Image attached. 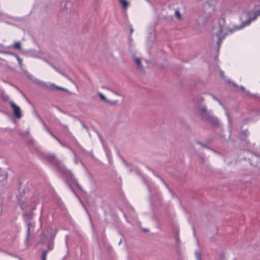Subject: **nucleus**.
<instances>
[{
  "label": "nucleus",
  "instance_id": "nucleus-1",
  "mask_svg": "<svg viewBox=\"0 0 260 260\" xmlns=\"http://www.w3.org/2000/svg\"><path fill=\"white\" fill-rule=\"evenodd\" d=\"M198 113L204 120L210 123L214 126L218 125V120L212 113L211 110L207 109L205 106L202 105L198 108Z\"/></svg>",
  "mask_w": 260,
  "mask_h": 260
},
{
  "label": "nucleus",
  "instance_id": "nucleus-2",
  "mask_svg": "<svg viewBox=\"0 0 260 260\" xmlns=\"http://www.w3.org/2000/svg\"><path fill=\"white\" fill-rule=\"evenodd\" d=\"M49 159L52 161V164L54 165L57 170L62 174H63L68 176L72 181H76L73 175L71 172L67 169L65 166L61 163V161L57 160L54 155H50L49 156Z\"/></svg>",
  "mask_w": 260,
  "mask_h": 260
},
{
  "label": "nucleus",
  "instance_id": "nucleus-3",
  "mask_svg": "<svg viewBox=\"0 0 260 260\" xmlns=\"http://www.w3.org/2000/svg\"><path fill=\"white\" fill-rule=\"evenodd\" d=\"M9 104L13 109L14 116L16 118L20 119L22 117L21 111L20 107L16 105L13 101H10Z\"/></svg>",
  "mask_w": 260,
  "mask_h": 260
},
{
  "label": "nucleus",
  "instance_id": "nucleus-4",
  "mask_svg": "<svg viewBox=\"0 0 260 260\" xmlns=\"http://www.w3.org/2000/svg\"><path fill=\"white\" fill-rule=\"evenodd\" d=\"M259 15H260V9L259 10H258L257 11L254 12V16L252 18L248 19L245 22H243L241 25L237 26V27H236L235 28V29H240L247 25H248L250 23V22L252 20H254L255 19H256V17Z\"/></svg>",
  "mask_w": 260,
  "mask_h": 260
},
{
  "label": "nucleus",
  "instance_id": "nucleus-5",
  "mask_svg": "<svg viewBox=\"0 0 260 260\" xmlns=\"http://www.w3.org/2000/svg\"><path fill=\"white\" fill-rule=\"evenodd\" d=\"M43 86L45 87L46 89L50 90H54L55 89H59L63 91H67V89L55 85L54 84L50 83V84H47V83H43Z\"/></svg>",
  "mask_w": 260,
  "mask_h": 260
},
{
  "label": "nucleus",
  "instance_id": "nucleus-6",
  "mask_svg": "<svg viewBox=\"0 0 260 260\" xmlns=\"http://www.w3.org/2000/svg\"><path fill=\"white\" fill-rule=\"evenodd\" d=\"M99 96L101 100L103 101L106 102L107 103L111 105H116L117 104L118 101L116 100L111 101L108 100L106 97L102 93L99 92L98 93Z\"/></svg>",
  "mask_w": 260,
  "mask_h": 260
},
{
  "label": "nucleus",
  "instance_id": "nucleus-7",
  "mask_svg": "<svg viewBox=\"0 0 260 260\" xmlns=\"http://www.w3.org/2000/svg\"><path fill=\"white\" fill-rule=\"evenodd\" d=\"M12 48L16 50H21V43L20 42H15L12 45Z\"/></svg>",
  "mask_w": 260,
  "mask_h": 260
},
{
  "label": "nucleus",
  "instance_id": "nucleus-8",
  "mask_svg": "<svg viewBox=\"0 0 260 260\" xmlns=\"http://www.w3.org/2000/svg\"><path fill=\"white\" fill-rule=\"evenodd\" d=\"M222 32V28L221 27H220L218 32L216 34V36L218 38V44H219L222 41V40L224 39V36H222L221 37V35Z\"/></svg>",
  "mask_w": 260,
  "mask_h": 260
},
{
  "label": "nucleus",
  "instance_id": "nucleus-9",
  "mask_svg": "<svg viewBox=\"0 0 260 260\" xmlns=\"http://www.w3.org/2000/svg\"><path fill=\"white\" fill-rule=\"evenodd\" d=\"M134 61L136 63V64H137V67L139 69H140L141 70H143V67L141 64V59L140 58L135 57L134 58Z\"/></svg>",
  "mask_w": 260,
  "mask_h": 260
},
{
  "label": "nucleus",
  "instance_id": "nucleus-10",
  "mask_svg": "<svg viewBox=\"0 0 260 260\" xmlns=\"http://www.w3.org/2000/svg\"><path fill=\"white\" fill-rule=\"evenodd\" d=\"M119 1L122 5L123 9H126L128 7L129 4L126 0H119Z\"/></svg>",
  "mask_w": 260,
  "mask_h": 260
},
{
  "label": "nucleus",
  "instance_id": "nucleus-11",
  "mask_svg": "<svg viewBox=\"0 0 260 260\" xmlns=\"http://www.w3.org/2000/svg\"><path fill=\"white\" fill-rule=\"evenodd\" d=\"M48 252V250H44L42 253V260H46V256Z\"/></svg>",
  "mask_w": 260,
  "mask_h": 260
},
{
  "label": "nucleus",
  "instance_id": "nucleus-12",
  "mask_svg": "<svg viewBox=\"0 0 260 260\" xmlns=\"http://www.w3.org/2000/svg\"><path fill=\"white\" fill-rule=\"evenodd\" d=\"M16 58L18 61V63L20 68H22V59L19 57L18 55L16 56Z\"/></svg>",
  "mask_w": 260,
  "mask_h": 260
},
{
  "label": "nucleus",
  "instance_id": "nucleus-13",
  "mask_svg": "<svg viewBox=\"0 0 260 260\" xmlns=\"http://www.w3.org/2000/svg\"><path fill=\"white\" fill-rule=\"evenodd\" d=\"M29 224H28L27 233L26 237V239H25V242H28V238H29V232H30V228H29Z\"/></svg>",
  "mask_w": 260,
  "mask_h": 260
},
{
  "label": "nucleus",
  "instance_id": "nucleus-14",
  "mask_svg": "<svg viewBox=\"0 0 260 260\" xmlns=\"http://www.w3.org/2000/svg\"><path fill=\"white\" fill-rule=\"evenodd\" d=\"M111 92H112V93H113L114 94L117 95H118V96H120L121 94L117 90H111Z\"/></svg>",
  "mask_w": 260,
  "mask_h": 260
},
{
  "label": "nucleus",
  "instance_id": "nucleus-15",
  "mask_svg": "<svg viewBox=\"0 0 260 260\" xmlns=\"http://www.w3.org/2000/svg\"><path fill=\"white\" fill-rule=\"evenodd\" d=\"M175 15L178 19H180L181 18V15L180 14L178 10L175 11Z\"/></svg>",
  "mask_w": 260,
  "mask_h": 260
},
{
  "label": "nucleus",
  "instance_id": "nucleus-16",
  "mask_svg": "<svg viewBox=\"0 0 260 260\" xmlns=\"http://www.w3.org/2000/svg\"><path fill=\"white\" fill-rule=\"evenodd\" d=\"M5 53H6V54H10V55H13V56H14L15 57H16V56H17V55H17L15 53H14V52H5Z\"/></svg>",
  "mask_w": 260,
  "mask_h": 260
},
{
  "label": "nucleus",
  "instance_id": "nucleus-17",
  "mask_svg": "<svg viewBox=\"0 0 260 260\" xmlns=\"http://www.w3.org/2000/svg\"><path fill=\"white\" fill-rule=\"evenodd\" d=\"M59 73L60 74H61L62 76H63L64 77H65L66 78H67L68 80H69L70 81H72V80L70 78H69L67 75L62 73L61 72H59Z\"/></svg>",
  "mask_w": 260,
  "mask_h": 260
},
{
  "label": "nucleus",
  "instance_id": "nucleus-18",
  "mask_svg": "<svg viewBox=\"0 0 260 260\" xmlns=\"http://www.w3.org/2000/svg\"><path fill=\"white\" fill-rule=\"evenodd\" d=\"M59 73L60 74H61L62 76H63L64 77H65L66 78H67L68 80H69L70 81H72V80L70 78H69L67 75L62 73L61 72H59Z\"/></svg>",
  "mask_w": 260,
  "mask_h": 260
},
{
  "label": "nucleus",
  "instance_id": "nucleus-19",
  "mask_svg": "<svg viewBox=\"0 0 260 260\" xmlns=\"http://www.w3.org/2000/svg\"><path fill=\"white\" fill-rule=\"evenodd\" d=\"M50 133L52 137H54V138H55V139H56L58 142H59V143L61 145H63V144H62V143L59 141V140L57 138H56L55 136H54V135H53L51 132H50Z\"/></svg>",
  "mask_w": 260,
  "mask_h": 260
},
{
  "label": "nucleus",
  "instance_id": "nucleus-20",
  "mask_svg": "<svg viewBox=\"0 0 260 260\" xmlns=\"http://www.w3.org/2000/svg\"><path fill=\"white\" fill-rule=\"evenodd\" d=\"M247 134H248V131L247 130L243 131L242 133V136H243V137H246Z\"/></svg>",
  "mask_w": 260,
  "mask_h": 260
},
{
  "label": "nucleus",
  "instance_id": "nucleus-21",
  "mask_svg": "<svg viewBox=\"0 0 260 260\" xmlns=\"http://www.w3.org/2000/svg\"><path fill=\"white\" fill-rule=\"evenodd\" d=\"M240 89H241L242 91H244V92H245V93H249V91H246V90H245V88H244L243 86H240Z\"/></svg>",
  "mask_w": 260,
  "mask_h": 260
},
{
  "label": "nucleus",
  "instance_id": "nucleus-22",
  "mask_svg": "<svg viewBox=\"0 0 260 260\" xmlns=\"http://www.w3.org/2000/svg\"><path fill=\"white\" fill-rule=\"evenodd\" d=\"M103 88L107 90H109V91H111V90H113L112 88H110L109 87H108V86H105V87H103Z\"/></svg>",
  "mask_w": 260,
  "mask_h": 260
},
{
  "label": "nucleus",
  "instance_id": "nucleus-23",
  "mask_svg": "<svg viewBox=\"0 0 260 260\" xmlns=\"http://www.w3.org/2000/svg\"><path fill=\"white\" fill-rule=\"evenodd\" d=\"M129 31H130L131 34H132L134 31V29H133V27H132V26H129Z\"/></svg>",
  "mask_w": 260,
  "mask_h": 260
},
{
  "label": "nucleus",
  "instance_id": "nucleus-24",
  "mask_svg": "<svg viewBox=\"0 0 260 260\" xmlns=\"http://www.w3.org/2000/svg\"><path fill=\"white\" fill-rule=\"evenodd\" d=\"M200 256V259L201 260V254L200 253H197V260H198V256Z\"/></svg>",
  "mask_w": 260,
  "mask_h": 260
},
{
  "label": "nucleus",
  "instance_id": "nucleus-25",
  "mask_svg": "<svg viewBox=\"0 0 260 260\" xmlns=\"http://www.w3.org/2000/svg\"><path fill=\"white\" fill-rule=\"evenodd\" d=\"M257 157L258 158H259L260 159V158H259L258 157H257L256 155H255L252 158H251V160H253L255 158H256Z\"/></svg>",
  "mask_w": 260,
  "mask_h": 260
},
{
  "label": "nucleus",
  "instance_id": "nucleus-26",
  "mask_svg": "<svg viewBox=\"0 0 260 260\" xmlns=\"http://www.w3.org/2000/svg\"><path fill=\"white\" fill-rule=\"evenodd\" d=\"M53 68L55 70H56L57 72H58L59 73L60 71L58 69H57L55 67H54L53 66Z\"/></svg>",
  "mask_w": 260,
  "mask_h": 260
},
{
  "label": "nucleus",
  "instance_id": "nucleus-27",
  "mask_svg": "<svg viewBox=\"0 0 260 260\" xmlns=\"http://www.w3.org/2000/svg\"><path fill=\"white\" fill-rule=\"evenodd\" d=\"M53 68L55 70H56L57 72H58L59 73L60 71L58 69H57L55 67H54L53 66Z\"/></svg>",
  "mask_w": 260,
  "mask_h": 260
},
{
  "label": "nucleus",
  "instance_id": "nucleus-28",
  "mask_svg": "<svg viewBox=\"0 0 260 260\" xmlns=\"http://www.w3.org/2000/svg\"><path fill=\"white\" fill-rule=\"evenodd\" d=\"M4 48L3 45L2 44H0V49L2 48Z\"/></svg>",
  "mask_w": 260,
  "mask_h": 260
},
{
  "label": "nucleus",
  "instance_id": "nucleus-29",
  "mask_svg": "<svg viewBox=\"0 0 260 260\" xmlns=\"http://www.w3.org/2000/svg\"><path fill=\"white\" fill-rule=\"evenodd\" d=\"M176 241H177V242H179V238H178V237H176Z\"/></svg>",
  "mask_w": 260,
  "mask_h": 260
},
{
  "label": "nucleus",
  "instance_id": "nucleus-30",
  "mask_svg": "<svg viewBox=\"0 0 260 260\" xmlns=\"http://www.w3.org/2000/svg\"><path fill=\"white\" fill-rule=\"evenodd\" d=\"M212 97L214 100L218 101L217 99L214 95H212Z\"/></svg>",
  "mask_w": 260,
  "mask_h": 260
},
{
  "label": "nucleus",
  "instance_id": "nucleus-31",
  "mask_svg": "<svg viewBox=\"0 0 260 260\" xmlns=\"http://www.w3.org/2000/svg\"><path fill=\"white\" fill-rule=\"evenodd\" d=\"M219 104L222 106V104H221V102L220 101H218Z\"/></svg>",
  "mask_w": 260,
  "mask_h": 260
},
{
  "label": "nucleus",
  "instance_id": "nucleus-32",
  "mask_svg": "<svg viewBox=\"0 0 260 260\" xmlns=\"http://www.w3.org/2000/svg\"><path fill=\"white\" fill-rule=\"evenodd\" d=\"M223 73L222 72H221L220 74H221V76H223Z\"/></svg>",
  "mask_w": 260,
  "mask_h": 260
},
{
  "label": "nucleus",
  "instance_id": "nucleus-33",
  "mask_svg": "<svg viewBox=\"0 0 260 260\" xmlns=\"http://www.w3.org/2000/svg\"><path fill=\"white\" fill-rule=\"evenodd\" d=\"M73 181L75 182L77 184V185H78V184H77V182L76 180V181Z\"/></svg>",
  "mask_w": 260,
  "mask_h": 260
},
{
  "label": "nucleus",
  "instance_id": "nucleus-34",
  "mask_svg": "<svg viewBox=\"0 0 260 260\" xmlns=\"http://www.w3.org/2000/svg\"><path fill=\"white\" fill-rule=\"evenodd\" d=\"M233 85L234 86H236V87L237 86L235 84H234V83H233Z\"/></svg>",
  "mask_w": 260,
  "mask_h": 260
},
{
  "label": "nucleus",
  "instance_id": "nucleus-35",
  "mask_svg": "<svg viewBox=\"0 0 260 260\" xmlns=\"http://www.w3.org/2000/svg\"><path fill=\"white\" fill-rule=\"evenodd\" d=\"M3 178H6V176L5 175H4Z\"/></svg>",
  "mask_w": 260,
  "mask_h": 260
},
{
  "label": "nucleus",
  "instance_id": "nucleus-36",
  "mask_svg": "<svg viewBox=\"0 0 260 260\" xmlns=\"http://www.w3.org/2000/svg\"><path fill=\"white\" fill-rule=\"evenodd\" d=\"M202 147H205V146L203 144H200Z\"/></svg>",
  "mask_w": 260,
  "mask_h": 260
},
{
  "label": "nucleus",
  "instance_id": "nucleus-37",
  "mask_svg": "<svg viewBox=\"0 0 260 260\" xmlns=\"http://www.w3.org/2000/svg\"><path fill=\"white\" fill-rule=\"evenodd\" d=\"M198 260H201L199 256H198Z\"/></svg>",
  "mask_w": 260,
  "mask_h": 260
},
{
  "label": "nucleus",
  "instance_id": "nucleus-38",
  "mask_svg": "<svg viewBox=\"0 0 260 260\" xmlns=\"http://www.w3.org/2000/svg\"><path fill=\"white\" fill-rule=\"evenodd\" d=\"M201 101H204V99L202 98V99H201Z\"/></svg>",
  "mask_w": 260,
  "mask_h": 260
}]
</instances>
